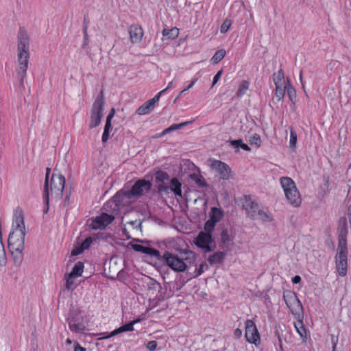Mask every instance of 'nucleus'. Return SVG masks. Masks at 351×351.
Masks as SVG:
<instances>
[{
  "label": "nucleus",
  "mask_w": 351,
  "mask_h": 351,
  "mask_svg": "<svg viewBox=\"0 0 351 351\" xmlns=\"http://www.w3.org/2000/svg\"><path fill=\"white\" fill-rule=\"evenodd\" d=\"M348 219H349V223L351 226V205L348 208Z\"/></svg>",
  "instance_id": "69168bd1"
},
{
  "label": "nucleus",
  "mask_w": 351,
  "mask_h": 351,
  "mask_svg": "<svg viewBox=\"0 0 351 351\" xmlns=\"http://www.w3.org/2000/svg\"><path fill=\"white\" fill-rule=\"evenodd\" d=\"M69 329L75 333H84L87 329V320L84 313L79 310L71 311L68 318Z\"/></svg>",
  "instance_id": "0eeeda50"
},
{
  "label": "nucleus",
  "mask_w": 351,
  "mask_h": 351,
  "mask_svg": "<svg viewBox=\"0 0 351 351\" xmlns=\"http://www.w3.org/2000/svg\"><path fill=\"white\" fill-rule=\"evenodd\" d=\"M297 143V134L295 132L291 129L290 132V146L291 147H295Z\"/></svg>",
  "instance_id": "c9c22d12"
},
{
  "label": "nucleus",
  "mask_w": 351,
  "mask_h": 351,
  "mask_svg": "<svg viewBox=\"0 0 351 351\" xmlns=\"http://www.w3.org/2000/svg\"><path fill=\"white\" fill-rule=\"evenodd\" d=\"M234 335L236 337L239 338L242 335V330H240L239 328H237L236 330H234Z\"/></svg>",
  "instance_id": "680f3d73"
},
{
  "label": "nucleus",
  "mask_w": 351,
  "mask_h": 351,
  "mask_svg": "<svg viewBox=\"0 0 351 351\" xmlns=\"http://www.w3.org/2000/svg\"><path fill=\"white\" fill-rule=\"evenodd\" d=\"M146 254H148L151 256H154L157 258H159L160 257V252L158 250H155L154 248H152L150 247H147L145 253Z\"/></svg>",
  "instance_id": "f704fd0d"
},
{
  "label": "nucleus",
  "mask_w": 351,
  "mask_h": 351,
  "mask_svg": "<svg viewBox=\"0 0 351 351\" xmlns=\"http://www.w3.org/2000/svg\"><path fill=\"white\" fill-rule=\"evenodd\" d=\"M250 143L251 145H255L258 147L261 145V137L258 134H254L250 138Z\"/></svg>",
  "instance_id": "e433bc0d"
},
{
  "label": "nucleus",
  "mask_w": 351,
  "mask_h": 351,
  "mask_svg": "<svg viewBox=\"0 0 351 351\" xmlns=\"http://www.w3.org/2000/svg\"><path fill=\"white\" fill-rule=\"evenodd\" d=\"M209 162L211 169L215 171L221 179L228 180L234 178L231 168L226 163L215 159H210Z\"/></svg>",
  "instance_id": "9b49d317"
},
{
  "label": "nucleus",
  "mask_w": 351,
  "mask_h": 351,
  "mask_svg": "<svg viewBox=\"0 0 351 351\" xmlns=\"http://www.w3.org/2000/svg\"><path fill=\"white\" fill-rule=\"evenodd\" d=\"M50 173V169H47V173L45 176V182L44 186V198L46 202V204L49 205V176Z\"/></svg>",
  "instance_id": "b1692460"
},
{
  "label": "nucleus",
  "mask_w": 351,
  "mask_h": 351,
  "mask_svg": "<svg viewBox=\"0 0 351 351\" xmlns=\"http://www.w3.org/2000/svg\"><path fill=\"white\" fill-rule=\"evenodd\" d=\"M273 80L275 85L289 83V80L285 79L284 73L282 69H280L277 73L273 75Z\"/></svg>",
  "instance_id": "4be33fe9"
},
{
  "label": "nucleus",
  "mask_w": 351,
  "mask_h": 351,
  "mask_svg": "<svg viewBox=\"0 0 351 351\" xmlns=\"http://www.w3.org/2000/svg\"><path fill=\"white\" fill-rule=\"evenodd\" d=\"M283 298L292 314L298 319H300L302 317L303 308L296 294L293 291H287L283 294Z\"/></svg>",
  "instance_id": "9d476101"
},
{
  "label": "nucleus",
  "mask_w": 351,
  "mask_h": 351,
  "mask_svg": "<svg viewBox=\"0 0 351 351\" xmlns=\"http://www.w3.org/2000/svg\"><path fill=\"white\" fill-rule=\"evenodd\" d=\"M169 178V175L167 173L162 171H158L156 173V180L157 182H164L165 180H167Z\"/></svg>",
  "instance_id": "473e14b6"
},
{
  "label": "nucleus",
  "mask_w": 351,
  "mask_h": 351,
  "mask_svg": "<svg viewBox=\"0 0 351 351\" xmlns=\"http://www.w3.org/2000/svg\"><path fill=\"white\" fill-rule=\"evenodd\" d=\"M250 86V83L247 81L243 80L242 81L239 86L238 90L236 93V95L237 97H241L243 95H244Z\"/></svg>",
  "instance_id": "a878e982"
},
{
  "label": "nucleus",
  "mask_w": 351,
  "mask_h": 351,
  "mask_svg": "<svg viewBox=\"0 0 351 351\" xmlns=\"http://www.w3.org/2000/svg\"><path fill=\"white\" fill-rule=\"evenodd\" d=\"M87 29H88L87 25L84 24V27H83V33H84V38L85 40H86L88 38Z\"/></svg>",
  "instance_id": "052dcab7"
},
{
  "label": "nucleus",
  "mask_w": 351,
  "mask_h": 351,
  "mask_svg": "<svg viewBox=\"0 0 351 351\" xmlns=\"http://www.w3.org/2000/svg\"><path fill=\"white\" fill-rule=\"evenodd\" d=\"M182 184L176 178H173L171 180L169 189L177 196L182 197Z\"/></svg>",
  "instance_id": "a211bd4d"
},
{
  "label": "nucleus",
  "mask_w": 351,
  "mask_h": 351,
  "mask_svg": "<svg viewBox=\"0 0 351 351\" xmlns=\"http://www.w3.org/2000/svg\"><path fill=\"white\" fill-rule=\"evenodd\" d=\"M105 104L103 93H101L95 100L90 110L89 128L90 129L97 127L103 117L104 107Z\"/></svg>",
  "instance_id": "6e6552de"
},
{
  "label": "nucleus",
  "mask_w": 351,
  "mask_h": 351,
  "mask_svg": "<svg viewBox=\"0 0 351 351\" xmlns=\"http://www.w3.org/2000/svg\"><path fill=\"white\" fill-rule=\"evenodd\" d=\"M25 226L21 211L16 212L12 221V230L8 237V248L14 264L19 267L23 261L25 249Z\"/></svg>",
  "instance_id": "f257e3e1"
},
{
  "label": "nucleus",
  "mask_w": 351,
  "mask_h": 351,
  "mask_svg": "<svg viewBox=\"0 0 351 351\" xmlns=\"http://www.w3.org/2000/svg\"><path fill=\"white\" fill-rule=\"evenodd\" d=\"M130 40L132 44H137L141 42L144 36V32L141 26L132 25L128 29Z\"/></svg>",
  "instance_id": "2eb2a0df"
},
{
  "label": "nucleus",
  "mask_w": 351,
  "mask_h": 351,
  "mask_svg": "<svg viewBox=\"0 0 351 351\" xmlns=\"http://www.w3.org/2000/svg\"><path fill=\"white\" fill-rule=\"evenodd\" d=\"M242 139H237V140H234V141H230V144L232 145V146H235V147H239L242 144Z\"/></svg>",
  "instance_id": "864d4df0"
},
{
  "label": "nucleus",
  "mask_w": 351,
  "mask_h": 351,
  "mask_svg": "<svg viewBox=\"0 0 351 351\" xmlns=\"http://www.w3.org/2000/svg\"><path fill=\"white\" fill-rule=\"evenodd\" d=\"M66 343L68 344V345H71L72 343V341L68 338L66 340Z\"/></svg>",
  "instance_id": "774afa93"
},
{
  "label": "nucleus",
  "mask_w": 351,
  "mask_h": 351,
  "mask_svg": "<svg viewBox=\"0 0 351 351\" xmlns=\"http://www.w3.org/2000/svg\"><path fill=\"white\" fill-rule=\"evenodd\" d=\"M92 242H93L92 238L88 237L82 243V244L80 245L85 250H87L90 246Z\"/></svg>",
  "instance_id": "a19ab883"
},
{
  "label": "nucleus",
  "mask_w": 351,
  "mask_h": 351,
  "mask_svg": "<svg viewBox=\"0 0 351 351\" xmlns=\"http://www.w3.org/2000/svg\"><path fill=\"white\" fill-rule=\"evenodd\" d=\"M154 108V106L147 100L136 110V112L139 115H144L148 114Z\"/></svg>",
  "instance_id": "6ab92c4d"
},
{
  "label": "nucleus",
  "mask_w": 351,
  "mask_h": 351,
  "mask_svg": "<svg viewBox=\"0 0 351 351\" xmlns=\"http://www.w3.org/2000/svg\"><path fill=\"white\" fill-rule=\"evenodd\" d=\"M65 178L62 175L53 173L49 182V197L60 199L62 197L64 189Z\"/></svg>",
  "instance_id": "1a4fd4ad"
},
{
  "label": "nucleus",
  "mask_w": 351,
  "mask_h": 351,
  "mask_svg": "<svg viewBox=\"0 0 351 351\" xmlns=\"http://www.w3.org/2000/svg\"><path fill=\"white\" fill-rule=\"evenodd\" d=\"M109 138V132H104L102 135V142L106 143L108 140Z\"/></svg>",
  "instance_id": "4d7b16f0"
},
{
  "label": "nucleus",
  "mask_w": 351,
  "mask_h": 351,
  "mask_svg": "<svg viewBox=\"0 0 351 351\" xmlns=\"http://www.w3.org/2000/svg\"><path fill=\"white\" fill-rule=\"evenodd\" d=\"M132 248L136 252H142V253L145 254L147 247L143 246L141 245H138V244H134L132 245Z\"/></svg>",
  "instance_id": "79ce46f5"
},
{
  "label": "nucleus",
  "mask_w": 351,
  "mask_h": 351,
  "mask_svg": "<svg viewBox=\"0 0 351 351\" xmlns=\"http://www.w3.org/2000/svg\"><path fill=\"white\" fill-rule=\"evenodd\" d=\"M245 336L247 341L256 346L261 343L260 335L254 322L251 319L245 322Z\"/></svg>",
  "instance_id": "f8f14e48"
},
{
  "label": "nucleus",
  "mask_w": 351,
  "mask_h": 351,
  "mask_svg": "<svg viewBox=\"0 0 351 351\" xmlns=\"http://www.w3.org/2000/svg\"><path fill=\"white\" fill-rule=\"evenodd\" d=\"M151 186L150 182L145 180H139L132 186L130 191L118 192L114 197L115 201L121 203V202L129 199L132 197H138L144 192L149 191Z\"/></svg>",
  "instance_id": "39448f33"
},
{
  "label": "nucleus",
  "mask_w": 351,
  "mask_h": 351,
  "mask_svg": "<svg viewBox=\"0 0 351 351\" xmlns=\"http://www.w3.org/2000/svg\"><path fill=\"white\" fill-rule=\"evenodd\" d=\"M158 191L160 193H167L169 187L168 186H165L162 184H160L158 187Z\"/></svg>",
  "instance_id": "3c124183"
},
{
  "label": "nucleus",
  "mask_w": 351,
  "mask_h": 351,
  "mask_svg": "<svg viewBox=\"0 0 351 351\" xmlns=\"http://www.w3.org/2000/svg\"><path fill=\"white\" fill-rule=\"evenodd\" d=\"M197 81V79H193L191 82V83L184 89H183L182 91L180 92V95H182L184 92H186V91L189 90V89H191L195 84Z\"/></svg>",
  "instance_id": "de8ad7c7"
},
{
  "label": "nucleus",
  "mask_w": 351,
  "mask_h": 351,
  "mask_svg": "<svg viewBox=\"0 0 351 351\" xmlns=\"http://www.w3.org/2000/svg\"><path fill=\"white\" fill-rule=\"evenodd\" d=\"M222 217V212L220 209L217 208H212V213L210 219L211 220H214L215 222H218Z\"/></svg>",
  "instance_id": "7c9ffc66"
},
{
  "label": "nucleus",
  "mask_w": 351,
  "mask_h": 351,
  "mask_svg": "<svg viewBox=\"0 0 351 351\" xmlns=\"http://www.w3.org/2000/svg\"><path fill=\"white\" fill-rule=\"evenodd\" d=\"M204 266H205L204 263L200 264L199 269L197 270L196 274H195V276H199L202 274L204 273Z\"/></svg>",
  "instance_id": "603ef678"
},
{
  "label": "nucleus",
  "mask_w": 351,
  "mask_h": 351,
  "mask_svg": "<svg viewBox=\"0 0 351 351\" xmlns=\"http://www.w3.org/2000/svg\"><path fill=\"white\" fill-rule=\"evenodd\" d=\"M172 86H173V82H170L168 84V86H167V87L165 89H167V90H168V89H169Z\"/></svg>",
  "instance_id": "338daca9"
},
{
  "label": "nucleus",
  "mask_w": 351,
  "mask_h": 351,
  "mask_svg": "<svg viewBox=\"0 0 351 351\" xmlns=\"http://www.w3.org/2000/svg\"><path fill=\"white\" fill-rule=\"evenodd\" d=\"M128 224L132 226L133 227V228H136V229L141 228V222L140 221H137V220L130 221L128 222Z\"/></svg>",
  "instance_id": "8fccbe9b"
},
{
  "label": "nucleus",
  "mask_w": 351,
  "mask_h": 351,
  "mask_svg": "<svg viewBox=\"0 0 351 351\" xmlns=\"http://www.w3.org/2000/svg\"><path fill=\"white\" fill-rule=\"evenodd\" d=\"M243 208L245 210L248 217L255 219L257 215V211L259 207L257 203L252 201L250 198L246 199L243 204Z\"/></svg>",
  "instance_id": "dca6fc26"
},
{
  "label": "nucleus",
  "mask_w": 351,
  "mask_h": 351,
  "mask_svg": "<svg viewBox=\"0 0 351 351\" xmlns=\"http://www.w3.org/2000/svg\"><path fill=\"white\" fill-rule=\"evenodd\" d=\"M231 26V21L230 20H225L221 26L220 31L221 33L224 34L228 31Z\"/></svg>",
  "instance_id": "4c0bfd02"
},
{
  "label": "nucleus",
  "mask_w": 351,
  "mask_h": 351,
  "mask_svg": "<svg viewBox=\"0 0 351 351\" xmlns=\"http://www.w3.org/2000/svg\"><path fill=\"white\" fill-rule=\"evenodd\" d=\"M138 322H139V320L132 321V322L119 327V328L111 332V333L108 336H107L106 338L113 337L114 335H117L123 332L132 331L134 330V327H133L134 325Z\"/></svg>",
  "instance_id": "f3484780"
},
{
  "label": "nucleus",
  "mask_w": 351,
  "mask_h": 351,
  "mask_svg": "<svg viewBox=\"0 0 351 351\" xmlns=\"http://www.w3.org/2000/svg\"><path fill=\"white\" fill-rule=\"evenodd\" d=\"M301 282V277L300 276H295L292 278V282L293 284H298Z\"/></svg>",
  "instance_id": "13d9d810"
},
{
  "label": "nucleus",
  "mask_w": 351,
  "mask_h": 351,
  "mask_svg": "<svg viewBox=\"0 0 351 351\" xmlns=\"http://www.w3.org/2000/svg\"><path fill=\"white\" fill-rule=\"evenodd\" d=\"M280 184L289 204L294 207L300 206L302 202L300 194L292 179L282 177L280 178Z\"/></svg>",
  "instance_id": "423d86ee"
},
{
  "label": "nucleus",
  "mask_w": 351,
  "mask_h": 351,
  "mask_svg": "<svg viewBox=\"0 0 351 351\" xmlns=\"http://www.w3.org/2000/svg\"><path fill=\"white\" fill-rule=\"evenodd\" d=\"M84 251V250L83 249V247L81 245L77 246L72 250L71 255L77 256V255L82 254Z\"/></svg>",
  "instance_id": "a18cd8bd"
},
{
  "label": "nucleus",
  "mask_w": 351,
  "mask_h": 351,
  "mask_svg": "<svg viewBox=\"0 0 351 351\" xmlns=\"http://www.w3.org/2000/svg\"><path fill=\"white\" fill-rule=\"evenodd\" d=\"M216 223L217 222H215L214 220H208L204 225V230L206 233L210 234V232L214 230Z\"/></svg>",
  "instance_id": "72a5a7b5"
},
{
  "label": "nucleus",
  "mask_w": 351,
  "mask_h": 351,
  "mask_svg": "<svg viewBox=\"0 0 351 351\" xmlns=\"http://www.w3.org/2000/svg\"><path fill=\"white\" fill-rule=\"evenodd\" d=\"M294 326L296 331L301 337H306V329L304 327L303 322L300 319H298V322L294 324Z\"/></svg>",
  "instance_id": "c85d7f7f"
},
{
  "label": "nucleus",
  "mask_w": 351,
  "mask_h": 351,
  "mask_svg": "<svg viewBox=\"0 0 351 351\" xmlns=\"http://www.w3.org/2000/svg\"><path fill=\"white\" fill-rule=\"evenodd\" d=\"M114 114H115V110L114 108H112L106 118V121H111L112 119L114 117Z\"/></svg>",
  "instance_id": "5fc2aeb1"
},
{
  "label": "nucleus",
  "mask_w": 351,
  "mask_h": 351,
  "mask_svg": "<svg viewBox=\"0 0 351 351\" xmlns=\"http://www.w3.org/2000/svg\"><path fill=\"white\" fill-rule=\"evenodd\" d=\"M84 269V264L82 262H77L73 267L71 272L69 274L75 278L81 276Z\"/></svg>",
  "instance_id": "393cba45"
},
{
  "label": "nucleus",
  "mask_w": 351,
  "mask_h": 351,
  "mask_svg": "<svg viewBox=\"0 0 351 351\" xmlns=\"http://www.w3.org/2000/svg\"><path fill=\"white\" fill-rule=\"evenodd\" d=\"M221 240L224 245H228L231 241V237L228 230H222L221 233Z\"/></svg>",
  "instance_id": "2f4dec72"
},
{
  "label": "nucleus",
  "mask_w": 351,
  "mask_h": 351,
  "mask_svg": "<svg viewBox=\"0 0 351 351\" xmlns=\"http://www.w3.org/2000/svg\"><path fill=\"white\" fill-rule=\"evenodd\" d=\"M189 123H190V121H185V122H182V123H178V124H173L170 127L171 128V130L174 131L176 130H178V129L182 128V127L186 125Z\"/></svg>",
  "instance_id": "c03bdc74"
},
{
  "label": "nucleus",
  "mask_w": 351,
  "mask_h": 351,
  "mask_svg": "<svg viewBox=\"0 0 351 351\" xmlns=\"http://www.w3.org/2000/svg\"><path fill=\"white\" fill-rule=\"evenodd\" d=\"M338 247L336 255V268L339 276H345L348 267L347 236L348 234L347 221L345 217L340 218L338 224Z\"/></svg>",
  "instance_id": "f03ea898"
},
{
  "label": "nucleus",
  "mask_w": 351,
  "mask_h": 351,
  "mask_svg": "<svg viewBox=\"0 0 351 351\" xmlns=\"http://www.w3.org/2000/svg\"><path fill=\"white\" fill-rule=\"evenodd\" d=\"M212 238L210 234L200 232L196 238L195 243L197 247L202 248L205 252H208L211 251V247L210 246Z\"/></svg>",
  "instance_id": "4468645a"
},
{
  "label": "nucleus",
  "mask_w": 351,
  "mask_h": 351,
  "mask_svg": "<svg viewBox=\"0 0 351 351\" xmlns=\"http://www.w3.org/2000/svg\"><path fill=\"white\" fill-rule=\"evenodd\" d=\"M226 51L224 49L217 50L214 56H213L211 60L214 64L219 63L225 56Z\"/></svg>",
  "instance_id": "c756f323"
},
{
  "label": "nucleus",
  "mask_w": 351,
  "mask_h": 351,
  "mask_svg": "<svg viewBox=\"0 0 351 351\" xmlns=\"http://www.w3.org/2000/svg\"><path fill=\"white\" fill-rule=\"evenodd\" d=\"M112 128L111 121H106L104 127V132H109Z\"/></svg>",
  "instance_id": "6e6d98bb"
},
{
  "label": "nucleus",
  "mask_w": 351,
  "mask_h": 351,
  "mask_svg": "<svg viewBox=\"0 0 351 351\" xmlns=\"http://www.w3.org/2000/svg\"><path fill=\"white\" fill-rule=\"evenodd\" d=\"M162 260L169 267L176 272L185 271L188 265H193L196 260V256L191 251L183 250L180 254H175L169 252H165Z\"/></svg>",
  "instance_id": "7ed1b4c3"
},
{
  "label": "nucleus",
  "mask_w": 351,
  "mask_h": 351,
  "mask_svg": "<svg viewBox=\"0 0 351 351\" xmlns=\"http://www.w3.org/2000/svg\"><path fill=\"white\" fill-rule=\"evenodd\" d=\"M241 147L243 149L245 150V151H250L251 150L250 147L247 144L243 143V142H242V144L241 145Z\"/></svg>",
  "instance_id": "e2e57ef3"
},
{
  "label": "nucleus",
  "mask_w": 351,
  "mask_h": 351,
  "mask_svg": "<svg viewBox=\"0 0 351 351\" xmlns=\"http://www.w3.org/2000/svg\"><path fill=\"white\" fill-rule=\"evenodd\" d=\"M163 37L167 39L173 40L178 36L179 29L176 27L171 29H164L162 32Z\"/></svg>",
  "instance_id": "aec40b11"
},
{
  "label": "nucleus",
  "mask_w": 351,
  "mask_h": 351,
  "mask_svg": "<svg viewBox=\"0 0 351 351\" xmlns=\"http://www.w3.org/2000/svg\"><path fill=\"white\" fill-rule=\"evenodd\" d=\"M287 94L289 95V97L292 99L293 97H295V89L292 87V86L290 84V83L289 84V86L287 88Z\"/></svg>",
  "instance_id": "49530a36"
},
{
  "label": "nucleus",
  "mask_w": 351,
  "mask_h": 351,
  "mask_svg": "<svg viewBox=\"0 0 351 351\" xmlns=\"http://www.w3.org/2000/svg\"><path fill=\"white\" fill-rule=\"evenodd\" d=\"M223 73V71L222 70H220L219 71L217 74L214 76L213 77V84H212V87L214 86L217 83V82L219 81V80L220 79L221 76V74Z\"/></svg>",
  "instance_id": "09e8293b"
},
{
  "label": "nucleus",
  "mask_w": 351,
  "mask_h": 351,
  "mask_svg": "<svg viewBox=\"0 0 351 351\" xmlns=\"http://www.w3.org/2000/svg\"><path fill=\"white\" fill-rule=\"evenodd\" d=\"M74 278L75 277L71 276V274H69L66 281V288L68 290H70L72 289V287L74 284Z\"/></svg>",
  "instance_id": "ea45409f"
},
{
  "label": "nucleus",
  "mask_w": 351,
  "mask_h": 351,
  "mask_svg": "<svg viewBox=\"0 0 351 351\" xmlns=\"http://www.w3.org/2000/svg\"><path fill=\"white\" fill-rule=\"evenodd\" d=\"M255 219H261L263 221H271L272 217L270 213L259 208V210L257 211V215Z\"/></svg>",
  "instance_id": "bb28decb"
},
{
  "label": "nucleus",
  "mask_w": 351,
  "mask_h": 351,
  "mask_svg": "<svg viewBox=\"0 0 351 351\" xmlns=\"http://www.w3.org/2000/svg\"><path fill=\"white\" fill-rule=\"evenodd\" d=\"M157 342L156 341H150L147 343L146 348L149 351H154L157 348Z\"/></svg>",
  "instance_id": "37998d69"
},
{
  "label": "nucleus",
  "mask_w": 351,
  "mask_h": 351,
  "mask_svg": "<svg viewBox=\"0 0 351 351\" xmlns=\"http://www.w3.org/2000/svg\"><path fill=\"white\" fill-rule=\"evenodd\" d=\"M190 178L193 180L199 186H205L206 183L204 178L199 173H193L190 175Z\"/></svg>",
  "instance_id": "cd10ccee"
},
{
  "label": "nucleus",
  "mask_w": 351,
  "mask_h": 351,
  "mask_svg": "<svg viewBox=\"0 0 351 351\" xmlns=\"http://www.w3.org/2000/svg\"><path fill=\"white\" fill-rule=\"evenodd\" d=\"M289 84V83L275 85L276 86L275 95L279 101L281 100L284 97L285 91L287 90Z\"/></svg>",
  "instance_id": "5701e85b"
},
{
  "label": "nucleus",
  "mask_w": 351,
  "mask_h": 351,
  "mask_svg": "<svg viewBox=\"0 0 351 351\" xmlns=\"http://www.w3.org/2000/svg\"><path fill=\"white\" fill-rule=\"evenodd\" d=\"M114 219V217L112 215L102 213L101 215L93 219L90 226L94 230H103L110 224Z\"/></svg>",
  "instance_id": "ddd939ff"
},
{
  "label": "nucleus",
  "mask_w": 351,
  "mask_h": 351,
  "mask_svg": "<svg viewBox=\"0 0 351 351\" xmlns=\"http://www.w3.org/2000/svg\"><path fill=\"white\" fill-rule=\"evenodd\" d=\"M29 38L25 31L21 30L18 36V75L20 82L23 83L28 67Z\"/></svg>",
  "instance_id": "20e7f679"
},
{
  "label": "nucleus",
  "mask_w": 351,
  "mask_h": 351,
  "mask_svg": "<svg viewBox=\"0 0 351 351\" xmlns=\"http://www.w3.org/2000/svg\"><path fill=\"white\" fill-rule=\"evenodd\" d=\"M75 351H86V349L82 347L77 342L75 345Z\"/></svg>",
  "instance_id": "bf43d9fd"
},
{
  "label": "nucleus",
  "mask_w": 351,
  "mask_h": 351,
  "mask_svg": "<svg viewBox=\"0 0 351 351\" xmlns=\"http://www.w3.org/2000/svg\"><path fill=\"white\" fill-rule=\"evenodd\" d=\"M167 91V89H164L158 93L152 99L149 101L155 106V104L159 101L160 97Z\"/></svg>",
  "instance_id": "58836bf2"
},
{
  "label": "nucleus",
  "mask_w": 351,
  "mask_h": 351,
  "mask_svg": "<svg viewBox=\"0 0 351 351\" xmlns=\"http://www.w3.org/2000/svg\"><path fill=\"white\" fill-rule=\"evenodd\" d=\"M172 132L171 127H169L168 128L163 130L162 133L160 134V136H164L167 134V133Z\"/></svg>",
  "instance_id": "0e129e2a"
},
{
  "label": "nucleus",
  "mask_w": 351,
  "mask_h": 351,
  "mask_svg": "<svg viewBox=\"0 0 351 351\" xmlns=\"http://www.w3.org/2000/svg\"><path fill=\"white\" fill-rule=\"evenodd\" d=\"M225 254L222 252H217L208 257V261L210 265L220 263L224 258Z\"/></svg>",
  "instance_id": "412c9836"
}]
</instances>
